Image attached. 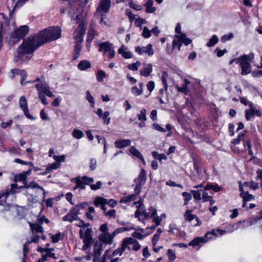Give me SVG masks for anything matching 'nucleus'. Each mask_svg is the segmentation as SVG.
I'll return each mask as SVG.
<instances>
[{"label":"nucleus","mask_w":262,"mask_h":262,"mask_svg":"<svg viewBox=\"0 0 262 262\" xmlns=\"http://www.w3.org/2000/svg\"><path fill=\"white\" fill-rule=\"evenodd\" d=\"M61 30L58 27H51L45 29L33 36H30L24 40L16 54L15 62L29 60L27 55L33 53L36 49L48 42L56 40L61 37Z\"/></svg>","instance_id":"1"},{"label":"nucleus","mask_w":262,"mask_h":262,"mask_svg":"<svg viewBox=\"0 0 262 262\" xmlns=\"http://www.w3.org/2000/svg\"><path fill=\"white\" fill-rule=\"evenodd\" d=\"M66 4L68 5L67 7L66 8H61L60 13L63 14L67 11L68 15L72 19L77 20L79 19L82 8L79 6L78 3L75 0H71L67 1Z\"/></svg>","instance_id":"2"},{"label":"nucleus","mask_w":262,"mask_h":262,"mask_svg":"<svg viewBox=\"0 0 262 262\" xmlns=\"http://www.w3.org/2000/svg\"><path fill=\"white\" fill-rule=\"evenodd\" d=\"M38 82L35 84V88L38 93L46 94L49 97L53 98L55 96L50 90V87L48 82L46 81L45 78L43 76L41 77H37L35 80L32 81V83ZM28 83H31V81H28Z\"/></svg>","instance_id":"3"},{"label":"nucleus","mask_w":262,"mask_h":262,"mask_svg":"<svg viewBox=\"0 0 262 262\" xmlns=\"http://www.w3.org/2000/svg\"><path fill=\"white\" fill-rule=\"evenodd\" d=\"M111 0H100L97 8L96 15L101 16V23L107 25L106 22L104 21L105 18V14L110 10L111 7Z\"/></svg>","instance_id":"4"},{"label":"nucleus","mask_w":262,"mask_h":262,"mask_svg":"<svg viewBox=\"0 0 262 262\" xmlns=\"http://www.w3.org/2000/svg\"><path fill=\"white\" fill-rule=\"evenodd\" d=\"M146 181V171L144 169H141L138 177L134 180V182L136 184L135 192H136L137 194H139L141 192V186L145 184Z\"/></svg>","instance_id":"5"},{"label":"nucleus","mask_w":262,"mask_h":262,"mask_svg":"<svg viewBox=\"0 0 262 262\" xmlns=\"http://www.w3.org/2000/svg\"><path fill=\"white\" fill-rule=\"evenodd\" d=\"M80 18L77 20V23H79V25L74 32V38L75 39H79V41H83V36L86 30V24L84 20H80Z\"/></svg>","instance_id":"6"},{"label":"nucleus","mask_w":262,"mask_h":262,"mask_svg":"<svg viewBox=\"0 0 262 262\" xmlns=\"http://www.w3.org/2000/svg\"><path fill=\"white\" fill-rule=\"evenodd\" d=\"M99 52H102L103 54L108 53L110 58H114L115 56V51L114 50L113 45L108 42H103L99 45Z\"/></svg>","instance_id":"7"},{"label":"nucleus","mask_w":262,"mask_h":262,"mask_svg":"<svg viewBox=\"0 0 262 262\" xmlns=\"http://www.w3.org/2000/svg\"><path fill=\"white\" fill-rule=\"evenodd\" d=\"M75 182L77 184V187H79L81 189H85V185H90L94 182V179L87 176L77 177L75 178Z\"/></svg>","instance_id":"8"},{"label":"nucleus","mask_w":262,"mask_h":262,"mask_svg":"<svg viewBox=\"0 0 262 262\" xmlns=\"http://www.w3.org/2000/svg\"><path fill=\"white\" fill-rule=\"evenodd\" d=\"M250 108L245 111L246 119L247 121H249L252 118L255 116L260 117L262 115L261 112L259 110H257L254 106L253 103L250 104Z\"/></svg>","instance_id":"9"},{"label":"nucleus","mask_w":262,"mask_h":262,"mask_svg":"<svg viewBox=\"0 0 262 262\" xmlns=\"http://www.w3.org/2000/svg\"><path fill=\"white\" fill-rule=\"evenodd\" d=\"M19 106L20 109H21L25 115L29 119L31 120H34L35 118L29 114V111L28 105L26 98L25 96H21L19 98Z\"/></svg>","instance_id":"10"},{"label":"nucleus","mask_w":262,"mask_h":262,"mask_svg":"<svg viewBox=\"0 0 262 262\" xmlns=\"http://www.w3.org/2000/svg\"><path fill=\"white\" fill-rule=\"evenodd\" d=\"M135 51L139 55H143L144 54H147L148 56H150L154 55V51L152 49V45L148 44L145 47L137 46L135 47Z\"/></svg>","instance_id":"11"},{"label":"nucleus","mask_w":262,"mask_h":262,"mask_svg":"<svg viewBox=\"0 0 262 262\" xmlns=\"http://www.w3.org/2000/svg\"><path fill=\"white\" fill-rule=\"evenodd\" d=\"M29 28L28 26L24 25L20 26L16 29L13 34L14 38L21 39L24 37L29 32Z\"/></svg>","instance_id":"12"},{"label":"nucleus","mask_w":262,"mask_h":262,"mask_svg":"<svg viewBox=\"0 0 262 262\" xmlns=\"http://www.w3.org/2000/svg\"><path fill=\"white\" fill-rule=\"evenodd\" d=\"M209 235V233H206L205 236L196 237L194 238L188 244V246L195 247L199 246L201 244L206 243L209 239L211 238V237H208Z\"/></svg>","instance_id":"13"},{"label":"nucleus","mask_w":262,"mask_h":262,"mask_svg":"<svg viewBox=\"0 0 262 262\" xmlns=\"http://www.w3.org/2000/svg\"><path fill=\"white\" fill-rule=\"evenodd\" d=\"M92 230L91 228H87L84 231L82 229L79 231V236L83 241L90 242L92 241Z\"/></svg>","instance_id":"14"},{"label":"nucleus","mask_w":262,"mask_h":262,"mask_svg":"<svg viewBox=\"0 0 262 262\" xmlns=\"http://www.w3.org/2000/svg\"><path fill=\"white\" fill-rule=\"evenodd\" d=\"M237 63H239L241 67L242 75H247L251 72V65L249 61L238 59Z\"/></svg>","instance_id":"15"},{"label":"nucleus","mask_w":262,"mask_h":262,"mask_svg":"<svg viewBox=\"0 0 262 262\" xmlns=\"http://www.w3.org/2000/svg\"><path fill=\"white\" fill-rule=\"evenodd\" d=\"M11 73L13 74L12 78H14L15 75H19L20 76V84L21 85H24L25 84L24 81L26 80L27 77V72L24 70H19V69H13L11 70Z\"/></svg>","instance_id":"16"},{"label":"nucleus","mask_w":262,"mask_h":262,"mask_svg":"<svg viewBox=\"0 0 262 262\" xmlns=\"http://www.w3.org/2000/svg\"><path fill=\"white\" fill-rule=\"evenodd\" d=\"M134 205H139L137 206V209L135 212V216L137 218H139L140 216L141 215H143L144 216V212L145 211V209L144 205L142 203L141 200H139L138 202H136L134 203Z\"/></svg>","instance_id":"17"},{"label":"nucleus","mask_w":262,"mask_h":262,"mask_svg":"<svg viewBox=\"0 0 262 262\" xmlns=\"http://www.w3.org/2000/svg\"><path fill=\"white\" fill-rule=\"evenodd\" d=\"M259 213L261 215V216L259 217H251L249 219L245 220L243 222H239L238 224H242V223H243L244 224L243 226L244 228L251 226L256 224L257 221H258L260 219L262 218V211H260Z\"/></svg>","instance_id":"18"},{"label":"nucleus","mask_w":262,"mask_h":262,"mask_svg":"<svg viewBox=\"0 0 262 262\" xmlns=\"http://www.w3.org/2000/svg\"><path fill=\"white\" fill-rule=\"evenodd\" d=\"M94 204L96 207L101 206V209L103 211L106 210V199H104L101 196H97L94 201Z\"/></svg>","instance_id":"19"},{"label":"nucleus","mask_w":262,"mask_h":262,"mask_svg":"<svg viewBox=\"0 0 262 262\" xmlns=\"http://www.w3.org/2000/svg\"><path fill=\"white\" fill-rule=\"evenodd\" d=\"M99 239L102 242V244L105 245H110L113 243V239L111 236V234L107 233H101L99 235Z\"/></svg>","instance_id":"20"},{"label":"nucleus","mask_w":262,"mask_h":262,"mask_svg":"<svg viewBox=\"0 0 262 262\" xmlns=\"http://www.w3.org/2000/svg\"><path fill=\"white\" fill-rule=\"evenodd\" d=\"M131 141L129 139H118L115 142V147L118 148H123L130 145Z\"/></svg>","instance_id":"21"},{"label":"nucleus","mask_w":262,"mask_h":262,"mask_svg":"<svg viewBox=\"0 0 262 262\" xmlns=\"http://www.w3.org/2000/svg\"><path fill=\"white\" fill-rule=\"evenodd\" d=\"M152 71V64L150 63H148L144 64L143 69L140 70V73L141 75L146 77L150 75Z\"/></svg>","instance_id":"22"},{"label":"nucleus","mask_w":262,"mask_h":262,"mask_svg":"<svg viewBox=\"0 0 262 262\" xmlns=\"http://www.w3.org/2000/svg\"><path fill=\"white\" fill-rule=\"evenodd\" d=\"M75 40V46L73 58L74 59H76L80 55V52H81L82 48L81 43L83 41H79V39Z\"/></svg>","instance_id":"23"},{"label":"nucleus","mask_w":262,"mask_h":262,"mask_svg":"<svg viewBox=\"0 0 262 262\" xmlns=\"http://www.w3.org/2000/svg\"><path fill=\"white\" fill-rule=\"evenodd\" d=\"M130 152L135 157L139 159L144 165L146 164L143 156L140 152L137 150L134 146H131L129 149Z\"/></svg>","instance_id":"24"},{"label":"nucleus","mask_w":262,"mask_h":262,"mask_svg":"<svg viewBox=\"0 0 262 262\" xmlns=\"http://www.w3.org/2000/svg\"><path fill=\"white\" fill-rule=\"evenodd\" d=\"M138 194H137L136 192H135L134 194H132L127 196H122L120 200V203H127L133 201H134L136 199L137 196Z\"/></svg>","instance_id":"25"},{"label":"nucleus","mask_w":262,"mask_h":262,"mask_svg":"<svg viewBox=\"0 0 262 262\" xmlns=\"http://www.w3.org/2000/svg\"><path fill=\"white\" fill-rule=\"evenodd\" d=\"M127 50V49L125 46H122L120 49H119L118 53L121 54L124 58H131L132 57V54Z\"/></svg>","instance_id":"26"},{"label":"nucleus","mask_w":262,"mask_h":262,"mask_svg":"<svg viewBox=\"0 0 262 262\" xmlns=\"http://www.w3.org/2000/svg\"><path fill=\"white\" fill-rule=\"evenodd\" d=\"M104 249V245L102 243H96L94 247V256H99Z\"/></svg>","instance_id":"27"},{"label":"nucleus","mask_w":262,"mask_h":262,"mask_svg":"<svg viewBox=\"0 0 262 262\" xmlns=\"http://www.w3.org/2000/svg\"><path fill=\"white\" fill-rule=\"evenodd\" d=\"M184 81L185 83L183 84L182 87L177 85L176 88L179 92L187 94L188 92V85L190 83V82L186 79H185Z\"/></svg>","instance_id":"28"},{"label":"nucleus","mask_w":262,"mask_h":262,"mask_svg":"<svg viewBox=\"0 0 262 262\" xmlns=\"http://www.w3.org/2000/svg\"><path fill=\"white\" fill-rule=\"evenodd\" d=\"M182 45V41L181 40V35H175L174 39L172 41V48L173 49L178 48L179 50H180L181 47Z\"/></svg>","instance_id":"29"},{"label":"nucleus","mask_w":262,"mask_h":262,"mask_svg":"<svg viewBox=\"0 0 262 262\" xmlns=\"http://www.w3.org/2000/svg\"><path fill=\"white\" fill-rule=\"evenodd\" d=\"M148 211L145 209V211L144 212V218L145 219H148L151 217H152L156 215L157 214V210L156 208L150 207L148 210Z\"/></svg>","instance_id":"30"},{"label":"nucleus","mask_w":262,"mask_h":262,"mask_svg":"<svg viewBox=\"0 0 262 262\" xmlns=\"http://www.w3.org/2000/svg\"><path fill=\"white\" fill-rule=\"evenodd\" d=\"M62 220L63 221H68L71 223L73 221L79 220V218L78 216H76L75 214H74L69 211V212L66 215L62 217Z\"/></svg>","instance_id":"31"},{"label":"nucleus","mask_w":262,"mask_h":262,"mask_svg":"<svg viewBox=\"0 0 262 262\" xmlns=\"http://www.w3.org/2000/svg\"><path fill=\"white\" fill-rule=\"evenodd\" d=\"M192 211L190 210H187L184 213V217L185 220L189 222H191L193 219H195L197 221H199V217L191 213Z\"/></svg>","instance_id":"32"},{"label":"nucleus","mask_w":262,"mask_h":262,"mask_svg":"<svg viewBox=\"0 0 262 262\" xmlns=\"http://www.w3.org/2000/svg\"><path fill=\"white\" fill-rule=\"evenodd\" d=\"M78 67L80 70L84 71L91 67V63L87 60H83L79 63Z\"/></svg>","instance_id":"33"},{"label":"nucleus","mask_w":262,"mask_h":262,"mask_svg":"<svg viewBox=\"0 0 262 262\" xmlns=\"http://www.w3.org/2000/svg\"><path fill=\"white\" fill-rule=\"evenodd\" d=\"M240 196L243 199V201L248 202L254 199L252 194H249L248 192L245 191L240 193Z\"/></svg>","instance_id":"34"},{"label":"nucleus","mask_w":262,"mask_h":262,"mask_svg":"<svg viewBox=\"0 0 262 262\" xmlns=\"http://www.w3.org/2000/svg\"><path fill=\"white\" fill-rule=\"evenodd\" d=\"M162 232V229L161 228H158L157 230L156 233L154 234L152 238V243L154 247L157 244V243L159 241Z\"/></svg>","instance_id":"35"},{"label":"nucleus","mask_w":262,"mask_h":262,"mask_svg":"<svg viewBox=\"0 0 262 262\" xmlns=\"http://www.w3.org/2000/svg\"><path fill=\"white\" fill-rule=\"evenodd\" d=\"M30 227L32 231L36 233H42L43 228L42 226L37 224H30Z\"/></svg>","instance_id":"36"},{"label":"nucleus","mask_w":262,"mask_h":262,"mask_svg":"<svg viewBox=\"0 0 262 262\" xmlns=\"http://www.w3.org/2000/svg\"><path fill=\"white\" fill-rule=\"evenodd\" d=\"M246 131L241 132L238 136L236 139L232 140V143L234 145L239 144L240 142L243 139Z\"/></svg>","instance_id":"37"},{"label":"nucleus","mask_w":262,"mask_h":262,"mask_svg":"<svg viewBox=\"0 0 262 262\" xmlns=\"http://www.w3.org/2000/svg\"><path fill=\"white\" fill-rule=\"evenodd\" d=\"M19 189V188L13 189V190H12V189H6L5 191H2V192L3 194H5V195H6V200L7 198H8V196L10 194H14L15 193H19L20 192V191Z\"/></svg>","instance_id":"38"},{"label":"nucleus","mask_w":262,"mask_h":262,"mask_svg":"<svg viewBox=\"0 0 262 262\" xmlns=\"http://www.w3.org/2000/svg\"><path fill=\"white\" fill-rule=\"evenodd\" d=\"M72 136L74 138L77 139H80L84 136V134L81 130L74 129L72 132Z\"/></svg>","instance_id":"39"},{"label":"nucleus","mask_w":262,"mask_h":262,"mask_svg":"<svg viewBox=\"0 0 262 262\" xmlns=\"http://www.w3.org/2000/svg\"><path fill=\"white\" fill-rule=\"evenodd\" d=\"M168 76V73H167V72L164 71L162 73V77H161V80H162V81L163 84L164 85V91H166L167 90L168 84H167V78Z\"/></svg>","instance_id":"40"},{"label":"nucleus","mask_w":262,"mask_h":262,"mask_svg":"<svg viewBox=\"0 0 262 262\" xmlns=\"http://www.w3.org/2000/svg\"><path fill=\"white\" fill-rule=\"evenodd\" d=\"M218 40L219 38L217 36L215 35H214L209 39V42L207 43L206 45L208 47H213L218 42Z\"/></svg>","instance_id":"41"},{"label":"nucleus","mask_w":262,"mask_h":262,"mask_svg":"<svg viewBox=\"0 0 262 262\" xmlns=\"http://www.w3.org/2000/svg\"><path fill=\"white\" fill-rule=\"evenodd\" d=\"M146 110L145 108H143L140 111L139 114L137 115L138 119L140 121H145L147 120L146 116Z\"/></svg>","instance_id":"42"},{"label":"nucleus","mask_w":262,"mask_h":262,"mask_svg":"<svg viewBox=\"0 0 262 262\" xmlns=\"http://www.w3.org/2000/svg\"><path fill=\"white\" fill-rule=\"evenodd\" d=\"M141 66V62L139 61H137L135 63L128 64L127 67L128 69L132 71H137L138 68Z\"/></svg>","instance_id":"43"},{"label":"nucleus","mask_w":262,"mask_h":262,"mask_svg":"<svg viewBox=\"0 0 262 262\" xmlns=\"http://www.w3.org/2000/svg\"><path fill=\"white\" fill-rule=\"evenodd\" d=\"M126 2H127V5L129 7L138 11L142 9L141 6L134 4L132 0H127Z\"/></svg>","instance_id":"44"},{"label":"nucleus","mask_w":262,"mask_h":262,"mask_svg":"<svg viewBox=\"0 0 262 262\" xmlns=\"http://www.w3.org/2000/svg\"><path fill=\"white\" fill-rule=\"evenodd\" d=\"M96 35L95 31L93 27H91L88 31L87 39L88 41H92Z\"/></svg>","instance_id":"45"},{"label":"nucleus","mask_w":262,"mask_h":262,"mask_svg":"<svg viewBox=\"0 0 262 262\" xmlns=\"http://www.w3.org/2000/svg\"><path fill=\"white\" fill-rule=\"evenodd\" d=\"M27 179V174L26 173H20L15 176L14 181L17 182L18 181L24 182Z\"/></svg>","instance_id":"46"},{"label":"nucleus","mask_w":262,"mask_h":262,"mask_svg":"<svg viewBox=\"0 0 262 262\" xmlns=\"http://www.w3.org/2000/svg\"><path fill=\"white\" fill-rule=\"evenodd\" d=\"M30 188L34 189V188H38L40 189L41 191H43L44 197L45 196V191L44 189L40 186H39L36 182L35 181H31L29 183Z\"/></svg>","instance_id":"47"},{"label":"nucleus","mask_w":262,"mask_h":262,"mask_svg":"<svg viewBox=\"0 0 262 262\" xmlns=\"http://www.w3.org/2000/svg\"><path fill=\"white\" fill-rule=\"evenodd\" d=\"M86 99L91 104V106L92 107H94L95 105V101L93 97L91 94L90 92L89 91L86 92Z\"/></svg>","instance_id":"48"},{"label":"nucleus","mask_w":262,"mask_h":262,"mask_svg":"<svg viewBox=\"0 0 262 262\" xmlns=\"http://www.w3.org/2000/svg\"><path fill=\"white\" fill-rule=\"evenodd\" d=\"M106 75L105 72L103 71L99 70L98 71L96 75L97 80L99 82H101L103 80L104 77H105Z\"/></svg>","instance_id":"49"},{"label":"nucleus","mask_w":262,"mask_h":262,"mask_svg":"<svg viewBox=\"0 0 262 262\" xmlns=\"http://www.w3.org/2000/svg\"><path fill=\"white\" fill-rule=\"evenodd\" d=\"M110 115V113L108 111L105 112L103 116L101 117L103 120V122L104 124L108 125L110 123L111 118L108 117Z\"/></svg>","instance_id":"50"},{"label":"nucleus","mask_w":262,"mask_h":262,"mask_svg":"<svg viewBox=\"0 0 262 262\" xmlns=\"http://www.w3.org/2000/svg\"><path fill=\"white\" fill-rule=\"evenodd\" d=\"M132 94L136 96L140 95L143 91L142 90L138 88L137 86H133L131 89Z\"/></svg>","instance_id":"51"},{"label":"nucleus","mask_w":262,"mask_h":262,"mask_svg":"<svg viewBox=\"0 0 262 262\" xmlns=\"http://www.w3.org/2000/svg\"><path fill=\"white\" fill-rule=\"evenodd\" d=\"M182 195L184 197V205H186L188 202L191 200V194L187 192L182 193Z\"/></svg>","instance_id":"52"},{"label":"nucleus","mask_w":262,"mask_h":262,"mask_svg":"<svg viewBox=\"0 0 262 262\" xmlns=\"http://www.w3.org/2000/svg\"><path fill=\"white\" fill-rule=\"evenodd\" d=\"M254 55L253 53H251L249 55H244L243 56H241L238 58V59L241 60H245V61H249L253 59L254 58Z\"/></svg>","instance_id":"53"},{"label":"nucleus","mask_w":262,"mask_h":262,"mask_svg":"<svg viewBox=\"0 0 262 262\" xmlns=\"http://www.w3.org/2000/svg\"><path fill=\"white\" fill-rule=\"evenodd\" d=\"M104 212V214L106 216H109L110 218H115L116 217V212L115 209H111L108 211H103Z\"/></svg>","instance_id":"54"},{"label":"nucleus","mask_w":262,"mask_h":262,"mask_svg":"<svg viewBox=\"0 0 262 262\" xmlns=\"http://www.w3.org/2000/svg\"><path fill=\"white\" fill-rule=\"evenodd\" d=\"M182 43L186 46H188L191 43V40L189 38H187L185 34H182L181 35Z\"/></svg>","instance_id":"55"},{"label":"nucleus","mask_w":262,"mask_h":262,"mask_svg":"<svg viewBox=\"0 0 262 262\" xmlns=\"http://www.w3.org/2000/svg\"><path fill=\"white\" fill-rule=\"evenodd\" d=\"M226 232L225 230L218 229H217L216 230H212V231H210L209 233V235L210 234H212V235H213L214 236H217L219 234L220 235H223Z\"/></svg>","instance_id":"56"},{"label":"nucleus","mask_w":262,"mask_h":262,"mask_svg":"<svg viewBox=\"0 0 262 262\" xmlns=\"http://www.w3.org/2000/svg\"><path fill=\"white\" fill-rule=\"evenodd\" d=\"M167 255L170 262L173 261L176 258L175 253L171 249H168L167 251Z\"/></svg>","instance_id":"57"},{"label":"nucleus","mask_w":262,"mask_h":262,"mask_svg":"<svg viewBox=\"0 0 262 262\" xmlns=\"http://www.w3.org/2000/svg\"><path fill=\"white\" fill-rule=\"evenodd\" d=\"M142 36L146 38H148L151 36V31L146 27H144L143 29Z\"/></svg>","instance_id":"58"},{"label":"nucleus","mask_w":262,"mask_h":262,"mask_svg":"<svg viewBox=\"0 0 262 262\" xmlns=\"http://www.w3.org/2000/svg\"><path fill=\"white\" fill-rule=\"evenodd\" d=\"M102 185V183L101 181H98L96 184H90L89 185L92 190H97L101 188Z\"/></svg>","instance_id":"59"},{"label":"nucleus","mask_w":262,"mask_h":262,"mask_svg":"<svg viewBox=\"0 0 262 262\" xmlns=\"http://www.w3.org/2000/svg\"><path fill=\"white\" fill-rule=\"evenodd\" d=\"M191 192L195 200L199 201L201 199V194L199 190H192Z\"/></svg>","instance_id":"60"},{"label":"nucleus","mask_w":262,"mask_h":262,"mask_svg":"<svg viewBox=\"0 0 262 262\" xmlns=\"http://www.w3.org/2000/svg\"><path fill=\"white\" fill-rule=\"evenodd\" d=\"M61 233L58 232L55 235H52L51 236L52 241L53 243H56L60 240Z\"/></svg>","instance_id":"61"},{"label":"nucleus","mask_w":262,"mask_h":262,"mask_svg":"<svg viewBox=\"0 0 262 262\" xmlns=\"http://www.w3.org/2000/svg\"><path fill=\"white\" fill-rule=\"evenodd\" d=\"M38 98L41 100L42 103L44 105H47L48 102L47 101V98L46 97V94H41L40 93H38Z\"/></svg>","instance_id":"62"},{"label":"nucleus","mask_w":262,"mask_h":262,"mask_svg":"<svg viewBox=\"0 0 262 262\" xmlns=\"http://www.w3.org/2000/svg\"><path fill=\"white\" fill-rule=\"evenodd\" d=\"M152 222L156 224V226H159L161 224V222L162 220V217L160 216H154L152 217Z\"/></svg>","instance_id":"63"},{"label":"nucleus","mask_w":262,"mask_h":262,"mask_svg":"<svg viewBox=\"0 0 262 262\" xmlns=\"http://www.w3.org/2000/svg\"><path fill=\"white\" fill-rule=\"evenodd\" d=\"M60 166V163L59 162H55L54 163L50 164L48 167L50 168V171L52 170L57 169Z\"/></svg>","instance_id":"64"}]
</instances>
